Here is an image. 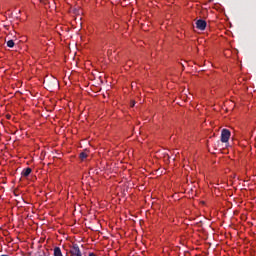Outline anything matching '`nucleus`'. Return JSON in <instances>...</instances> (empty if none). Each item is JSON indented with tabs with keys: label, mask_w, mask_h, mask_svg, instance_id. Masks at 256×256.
<instances>
[{
	"label": "nucleus",
	"mask_w": 256,
	"mask_h": 256,
	"mask_svg": "<svg viewBox=\"0 0 256 256\" xmlns=\"http://www.w3.org/2000/svg\"><path fill=\"white\" fill-rule=\"evenodd\" d=\"M130 106H131V107H135V101H132V102L130 103Z\"/></svg>",
	"instance_id": "6e6552de"
},
{
	"label": "nucleus",
	"mask_w": 256,
	"mask_h": 256,
	"mask_svg": "<svg viewBox=\"0 0 256 256\" xmlns=\"http://www.w3.org/2000/svg\"><path fill=\"white\" fill-rule=\"evenodd\" d=\"M89 229H91L92 231H95V229H93V228H91V227H89Z\"/></svg>",
	"instance_id": "9d476101"
},
{
	"label": "nucleus",
	"mask_w": 256,
	"mask_h": 256,
	"mask_svg": "<svg viewBox=\"0 0 256 256\" xmlns=\"http://www.w3.org/2000/svg\"><path fill=\"white\" fill-rule=\"evenodd\" d=\"M31 168H25L23 171H22V176L23 177H29V175H31Z\"/></svg>",
	"instance_id": "20e7f679"
},
{
	"label": "nucleus",
	"mask_w": 256,
	"mask_h": 256,
	"mask_svg": "<svg viewBox=\"0 0 256 256\" xmlns=\"http://www.w3.org/2000/svg\"><path fill=\"white\" fill-rule=\"evenodd\" d=\"M7 47H9L10 49H12V47H15V42L13 40H9L7 42Z\"/></svg>",
	"instance_id": "423d86ee"
},
{
	"label": "nucleus",
	"mask_w": 256,
	"mask_h": 256,
	"mask_svg": "<svg viewBox=\"0 0 256 256\" xmlns=\"http://www.w3.org/2000/svg\"><path fill=\"white\" fill-rule=\"evenodd\" d=\"M54 256H63V253L61 252V248L59 247L54 248Z\"/></svg>",
	"instance_id": "39448f33"
},
{
	"label": "nucleus",
	"mask_w": 256,
	"mask_h": 256,
	"mask_svg": "<svg viewBox=\"0 0 256 256\" xmlns=\"http://www.w3.org/2000/svg\"><path fill=\"white\" fill-rule=\"evenodd\" d=\"M80 159L83 161V159H87V153L86 152H81L80 153Z\"/></svg>",
	"instance_id": "0eeeda50"
},
{
	"label": "nucleus",
	"mask_w": 256,
	"mask_h": 256,
	"mask_svg": "<svg viewBox=\"0 0 256 256\" xmlns=\"http://www.w3.org/2000/svg\"><path fill=\"white\" fill-rule=\"evenodd\" d=\"M196 27H197V29H199V31H205V29H207V22L202 19L197 20Z\"/></svg>",
	"instance_id": "7ed1b4c3"
},
{
	"label": "nucleus",
	"mask_w": 256,
	"mask_h": 256,
	"mask_svg": "<svg viewBox=\"0 0 256 256\" xmlns=\"http://www.w3.org/2000/svg\"><path fill=\"white\" fill-rule=\"evenodd\" d=\"M70 256H82L81 249H79V245L73 244V246L70 248Z\"/></svg>",
	"instance_id": "f03ea898"
},
{
	"label": "nucleus",
	"mask_w": 256,
	"mask_h": 256,
	"mask_svg": "<svg viewBox=\"0 0 256 256\" xmlns=\"http://www.w3.org/2000/svg\"><path fill=\"white\" fill-rule=\"evenodd\" d=\"M230 138H231V131H229L228 129H222L221 142L222 143H227Z\"/></svg>",
	"instance_id": "f257e3e1"
},
{
	"label": "nucleus",
	"mask_w": 256,
	"mask_h": 256,
	"mask_svg": "<svg viewBox=\"0 0 256 256\" xmlns=\"http://www.w3.org/2000/svg\"><path fill=\"white\" fill-rule=\"evenodd\" d=\"M43 3L46 5L47 4V0H43Z\"/></svg>",
	"instance_id": "1a4fd4ad"
}]
</instances>
